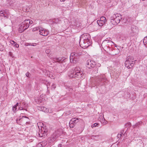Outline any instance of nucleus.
I'll list each match as a JSON object with an SVG mask.
<instances>
[{
    "mask_svg": "<svg viewBox=\"0 0 147 147\" xmlns=\"http://www.w3.org/2000/svg\"><path fill=\"white\" fill-rule=\"evenodd\" d=\"M29 73L28 72H27L26 74V76L28 77H29Z\"/></svg>",
    "mask_w": 147,
    "mask_h": 147,
    "instance_id": "nucleus-41",
    "label": "nucleus"
},
{
    "mask_svg": "<svg viewBox=\"0 0 147 147\" xmlns=\"http://www.w3.org/2000/svg\"><path fill=\"white\" fill-rule=\"evenodd\" d=\"M10 42L11 44L14 45L16 47L18 48L19 47V45L13 40H10Z\"/></svg>",
    "mask_w": 147,
    "mask_h": 147,
    "instance_id": "nucleus-20",
    "label": "nucleus"
},
{
    "mask_svg": "<svg viewBox=\"0 0 147 147\" xmlns=\"http://www.w3.org/2000/svg\"><path fill=\"white\" fill-rule=\"evenodd\" d=\"M83 75L82 72L80 71V69L78 67L75 68L74 71H70L68 73V76L71 78H80Z\"/></svg>",
    "mask_w": 147,
    "mask_h": 147,
    "instance_id": "nucleus-1",
    "label": "nucleus"
},
{
    "mask_svg": "<svg viewBox=\"0 0 147 147\" xmlns=\"http://www.w3.org/2000/svg\"><path fill=\"white\" fill-rule=\"evenodd\" d=\"M102 118H103L104 119V120H105V118H104V117H102Z\"/></svg>",
    "mask_w": 147,
    "mask_h": 147,
    "instance_id": "nucleus-48",
    "label": "nucleus"
},
{
    "mask_svg": "<svg viewBox=\"0 0 147 147\" xmlns=\"http://www.w3.org/2000/svg\"><path fill=\"white\" fill-rule=\"evenodd\" d=\"M122 19L121 15L119 13L113 14L110 18L111 22L113 25H116L119 23Z\"/></svg>",
    "mask_w": 147,
    "mask_h": 147,
    "instance_id": "nucleus-3",
    "label": "nucleus"
},
{
    "mask_svg": "<svg viewBox=\"0 0 147 147\" xmlns=\"http://www.w3.org/2000/svg\"><path fill=\"white\" fill-rule=\"evenodd\" d=\"M113 43H114L111 40H105L102 42V45L105 46V47L108 48L110 50L111 46L113 45Z\"/></svg>",
    "mask_w": 147,
    "mask_h": 147,
    "instance_id": "nucleus-8",
    "label": "nucleus"
},
{
    "mask_svg": "<svg viewBox=\"0 0 147 147\" xmlns=\"http://www.w3.org/2000/svg\"><path fill=\"white\" fill-rule=\"evenodd\" d=\"M99 65H99V66H100V64H99Z\"/></svg>",
    "mask_w": 147,
    "mask_h": 147,
    "instance_id": "nucleus-51",
    "label": "nucleus"
},
{
    "mask_svg": "<svg viewBox=\"0 0 147 147\" xmlns=\"http://www.w3.org/2000/svg\"><path fill=\"white\" fill-rule=\"evenodd\" d=\"M33 22L29 20H26L20 24L19 28V31L20 33L23 32L27 29L30 26V25Z\"/></svg>",
    "mask_w": 147,
    "mask_h": 147,
    "instance_id": "nucleus-2",
    "label": "nucleus"
},
{
    "mask_svg": "<svg viewBox=\"0 0 147 147\" xmlns=\"http://www.w3.org/2000/svg\"><path fill=\"white\" fill-rule=\"evenodd\" d=\"M40 27H40L39 26V27H37L34 28L32 30H33V31H36L37 30H38L39 31L40 30Z\"/></svg>",
    "mask_w": 147,
    "mask_h": 147,
    "instance_id": "nucleus-29",
    "label": "nucleus"
},
{
    "mask_svg": "<svg viewBox=\"0 0 147 147\" xmlns=\"http://www.w3.org/2000/svg\"><path fill=\"white\" fill-rule=\"evenodd\" d=\"M117 54L116 53H114L113 54V55H116Z\"/></svg>",
    "mask_w": 147,
    "mask_h": 147,
    "instance_id": "nucleus-47",
    "label": "nucleus"
},
{
    "mask_svg": "<svg viewBox=\"0 0 147 147\" xmlns=\"http://www.w3.org/2000/svg\"><path fill=\"white\" fill-rule=\"evenodd\" d=\"M136 61V60H134L132 57H129L128 59L125 62V64L126 67L128 69L131 68Z\"/></svg>",
    "mask_w": 147,
    "mask_h": 147,
    "instance_id": "nucleus-4",
    "label": "nucleus"
},
{
    "mask_svg": "<svg viewBox=\"0 0 147 147\" xmlns=\"http://www.w3.org/2000/svg\"><path fill=\"white\" fill-rule=\"evenodd\" d=\"M56 137H54V136L52 137L50 139V142H53L55 141L56 140Z\"/></svg>",
    "mask_w": 147,
    "mask_h": 147,
    "instance_id": "nucleus-28",
    "label": "nucleus"
},
{
    "mask_svg": "<svg viewBox=\"0 0 147 147\" xmlns=\"http://www.w3.org/2000/svg\"><path fill=\"white\" fill-rule=\"evenodd\" d=\"M70 55H71V57H73L75 58V57H76L80 56V53L78 54L77 53H76L75 51V52L72 53Z\"/></svg>",
    "mask_w": 147,
    "mask_h": 147,
    "instance_id": "nucleus-15",
    "label": "nucleus"
},
{
    "mask_svg": "<svg viewBox=\"0 0 147 147\" xmlns=\"http://www.w3.org/2000/svg\"><path fill=\"white\" fill-rule=\"evenodd\" d=\"M69 125L70 127L71 128L74 127L75 125L73 123H70V121L69 122Z\"/></svg>",
    "mask_w": 147,
    "mask_h": 147,
    "instance_id": "nucleus-33",
    "label": "nucleus"
},
{
    "mask_svg": "<svg viewBox=\"0 0 147 147\" xmlns=\"http://www.w3.org/2000/svg\"><path fill=\"white\" fill-rule=\"evenodd\" d=\"M86 67L88 68H94L96 65V63L94 61L88 60L87 61L86 63Z\"/></svg>",
    "mask_w": 147,
    "mask_h": 147,
    "instance_id": "nucleus-10",
    "label": "nucleus"
},
{
    "mask_svg": "<svg viewBox=\"0 0 147 147\" xmlns=\"http://www.w3.org/2000/svg\"><path fill=\"white\" fill-rule=\"evenodd\" d=\"M27 118V119L28 118V117H26V116H25V117L23 116L22 118H20L19 119H16V121L17 122V123H19V122H19V121H22L23 120V118Z\"/></svg>",
    "mask_w": 147,
    "mask_h": 147,
    "instance_id": "nucleus-26",
    "label": "nucleus"
},
{
    "mask_svg": "<svg viewBox=\"0 0 147 147\" xmlns=\"http://www.w3.org/2000/svg\"><path fill=\"white\" fill-rule=\"evenodd\" d=\"M28 104L25 102H21L19 104V107L18 110H25L27 111V109L28 107Z\"/></svg>",
    "mask_w": 147,
    "mask_h": 147,
    "instance_id": "nucleus-7",
    "label": "nucleus"
},
{
    "mask_svg": "<svg viewBox=\"0 0 147 147\" xmlns=\"http://www.w3.org/2000/svg\"><path fill=\"white\" fill-rule=\"evenodd\" d=\"M115 51V50L114 49V50H113L112 51Z\"/></svg>",
    "mask_w": 147,
    "mask_h": 147,
    "instance_id": "nucleus-49",
    "label": "nucleus"
},
{
    "mask_svg": "<svg viewBox=\"0 0 147 147\" xmlns=\"http://www.w3.org/2000/svg\"><path fill=\"white\" fill-rule=\"evenodd\" d=\"M49 50H46V52L47 53H49Z\"/></svg>",
    "mask_w": 147,
    "mask_h": 147,
    "instance_id": "nucleus-43",
    "label": "nucleus"
},
{
    "mask_svg": "<svg viewBox=\"0 0 147 147\" xmlns=\"http://www.w3.org/2000/svg\"><path fill=\"white\" fill-rule=\"evenodd\" d=\"M127 132L126 131L125 132V133L123 134V139L124 140V138L127 136Z\"/></svg>",
    "mask_w": 147,
    "mask_h": 147,
    "instance_id": "nucleus-31",
    "label": "nucleus"
},
{
    "mask_svg": "<svg viewBox=\"0 0 147 147\" xmlns=\"http://www.w3.org/2000/svg\"><path fill=\"white\" fill-rule=\"evenodd\" d=\"M98 125L99 124L98 123H95L94 124H93L92 125H91V127L92 128H93L96 127H97L98 126Z\"/></svg>",
    "mask_w": 147,
    "mask_h": 147,
    "instance_id": "nucleus-27",
    "label": "nucleus"
},
{
    "mask_svg": "<svg viewBox=\"0 0 147 147\" xmlns=\"http://www.w3.org/2000/svg\"><path fill=\"white\" fill-rule=\"evenodd\" d=\"M99 65H99V66H100V64H99Z\"/></svg>",
    "mask_w": 147,
    "mask_h": 147,
    "instance_id": "nucleus-52",
    "label": "nucleus"
},
{
    "mask_svg": "<svg viewBox=\"0 0 147 147\" xmlns=\"http://www.w3.org/2000/svg\"><path fill=\"white\" fill-rule=\"evenodd\" d=\"M56 85L54 84H53L51 86V88H52L55 89L56 88Z\"/></svg>",
    "mask_w": 147,
    "mask_h": 147,
    "instance_id": "nucleus-38",
    "label": "nucleus"
},
{
    "mask_svg": "<svg viewBox=\"0 0 147 147\" xmlns=\"http://www.w3.org/2000/svg\"><path fill=\"white\" fill-rule=\"evenodd\" d=\"M47 130L45 129L44 130V127H42L41 130L38 132V134L40 137L44 136L47 135Z\"/></svg>",
    "mask_w": 147,
    "mask_h": 147,
    "instance_id": "nucleus-13",
    "label": "nucleus"
},
{
    "mask_svg": "<svg viewBox=\"0 0 147 147\" xmlns=\"http://www.w3.org/2000/svg\"><path fill=\"white\" fill-rule=\"evenodd\" d=\"M71 55H70V61L71 63H73L74 61V57H71Z\"/></svg>",
    "mask_w": 147,
    "mask_h": 147,
    "instance_id": "nucleus-35",
    "label": "nucleus"
},
{
    "mask_svg": "<svg viewBox=\"0 0 147 147\" xmlns=\"http://www.w3.org/2000/svg\"><path fill=\"white\" fill-rule=\"evenodd\" d=\"M124 132V130H122L121 131L120 133L118 134L117 135V137L118 138H121V137L123 138V134Z\"/></svg>",
    "mask_w": 147,
    "mask_h": 147,
    "instance_id": "nucleus-19",
    "label": "nucleus"
},
{
    "mask_svg": "<svg viewBox=\"0 0 147 147\" xmlns=\"http://www.w3.org/2000/svg\"><path fill=\"white\" fill-rule=\"evenodd\" d=\"M97 22L98 24L100 26H102L105 23L104 22H103L100 20H98L97 21Z\"/></svg>",
    "mask_w": 147,
    "mask_h": 147,
    "instance_id": "nucleus-23",
    "label": "nucleus"
},
{
    "mask_svg": "<svg viewBox=\"0 0 147 147\" xmlns=\"http://www.w3.org/2000/svg\"><path fill=\"white\" fill-rule=\"evenodd\" d=\"M99 65H99V66H100V64H99Z\"/></svg>",
    "mask_w": 147,
    "mask_h": 147,
    "instance_id": "nucleus-50",
    "label": "nucleus"
},
{
    "mask_svg": "<svg viewBox=\"0 0 147 147\" xmlns=\"http://www.w3.org/2000/svg\"><path fill=\"white\" fill-rule=\"evenodd\" d=\"M9 13L7 10L0 11V16L4 17L6 18H8Z\"/></svg>",
    "mask_w": 147,
    "mask_h": 147,
    "instance_id": "nucleus-11",
    "label": "nucleus"
},
{
    "mask_svg": "<svg viewBox=\"0 0 147 147\" xmlns=\"http://www.w3.org/2000/svg\"><path fill=\"white\" fill-rule=\"evenodd\" d=\"M98 69L97 68V67H96L95 68L94 70H93L94 73V74L97 73H98Z\"/></svg>",
    "mask_w": 147,
    "mask_h": 147,
    "instance_id": "nucleus-32",
    "label": "nucleus"
},
{
    "mask_svg": "<svg viewBox=\"0 0 147 147\" xmlns=\"http://www.w3.org/2000/svg\"><path fill=\"white\" fill-rule=\"evenodd\" d=\"M71 111H68L66 112V113L67 115H68L71 113Z\"/></svg>",
    "mask_w": 147,
    "mask_h": 147,
    "instance_id": "nucleus-39",
    "label": "nucleus"
},
{
    "mask_svg": "<svg viewBox=\"0 0 147 147\" xmlns=\"http://www.w3.org/2000/svg\"><path fill=\"white\" fill-rule=\"evenodd\" d=\"M37 108L38 110L45 112H48L49 111L48 109L44 107H38Z\"/></svg>",
    "mask_w": 147,
    "mask_h": 147,
    "instance_id": "nucleus-14",
    "label": "nucleus"
},
{
    "mask_svg": "<svg viewBox=\"0 0 147 147\" xmlns=\"http://www.w3.org/2000/svg\"><path fill=\"white\" fill-rule=\"evenodd\" d=\"M131 126V123H129L128 122L126 123L125 125V126L126 127H130Z\"/></svg>",
    "mask_w": 147,
    "mask_h": 147,
    "instance_id": "nucleus-30",
    "label": "nucleus"
},
{
    "mask_svg": "<svg viewBox=\"0 0 147 147\" xmlns=\"http://www.w3.org/2000/svg\"><path fill=\"white\" fill-rule=\"evenodd\" d=\"M143 42L144 45L147 47V36L144 38Z\"/></svg>",
    "mask_w": 147,
    "mask_h": 147,
    "instance_id": "nucleus-24",
    "label": "nucleus"
},
{
    "mask_svg": "<svg viewBox=\"0 0 147 147\" xmlns=\"http://www.w3.org/2000/svg\"><path fill=\"white\" fill-rule=\"evenodd\" d=\"M70 121V123L75 125L79 121L78 118H72Z\"/></svg>",
    "mask_w": 147,
    "mask_h": 147,
    "instance_id": "nucleus-16",
    "label": "nucleus"
},
{
    "mask_svg": "<svg viewBox=\"0 0 147 147\" xmlns=\"http://www.w3.org/2000/svg\"><path fill=\"white\" fill-rule=\"evenodd\" d=\"M100 135H97L96 136L92 135L91 136V138L97 140L100 138Z\"/></svg>",
    "mask_w": 147,
    "mask_h": 147,
    "instance_id": "nucleus-21",
    "label": "nucleus"
},
{
    "mask_svg": "<svg viewBox=\"0 0 147 147\" xmlns=\"http://www.w3.org/2000/svg\"><path fill=\"white\" fill-rule=\"evenodd\" d=\"M100 20L105 23L106 22V18L105 17L102 16L100 18Z\"/></svg>",
    "mask_w": 147,
    "mask_h": 147,
    "instance_id": "nucleus-25",
    "label": "nucleus"
},
{
    "mask_svg": "<svg viewBox=\"0 0 147 147\" xmlns=\"http://www.w3.org/2000/svg\"><path fill=\"white\" fill-rule=\"evenodd\" d=\"M9 55L10 56H11V52H9Z\"/></svg>",
    "mask_w": 147,
    "mask_h": 147,
    "instance_id": "nucleus-45",
    "label": "nucleus"
},
{
    "mask_svg": "<svg viewBox=\"0 0 147 147\" xmlns=\"http://www.w3.org/2000/svg\"><path fill=\"white\" fill-rule=\"evenodd\" d=\"M37 44L36 43H30L28 44V45L34 46H36Z\"/></svg>",
    "mask_w": 147,
    "mask_h": 147,
    "instance_id": "nucleus-34",
    "label": "nucleus"
},
{
    "mask_svg": "<svg viewBox=\"0 0 147 147\" xmlns=\"http://www.w3.org/2000/svg\"><path fill=\"white\" fill-rule=\"evenodd\" d=\"M39 32L40 34L43 36H47L49 33L48 30L41 27L40 29Z\"/></svg>",
    "mask_w": 147,
    "mask_h": 147,
    "instance_id": "nucleus-12",
    "label": "nucleus"
},
{
    "mask_svg": "<svg viewBox=\"0 0 147 147\" xmlns=\"http://www.w3.org/2000/svg\"><path fill=\"white\" fill-rule=\"evenodd\" d=\"M58 147H62V144H59L58 145Z\"/></svg>",
    "mask_w": 147,
    "mask_h": 147,
    "instance_id": "nucleus-42",
    "label": "nucleus"
},
{
    "mask_svg": "<svg viewBox=\"0 0 147 147\" xmlns=\"http://www.w3.org/2000/svg\"><path fill=\"white\" fill-rule=\"evenodd\" d=\"M17 106L19 107V104L18 103H17L13 107L12 110L13 112H15L16 111Z\"/></svg>",
    "mask_w": 147,
    "mask_h": 147,
    "instance_id": "nucleus-22",
    "label": "nucleus"
},
{
    "mask_svg": "<svg viewBox=\"0 0 147 147\" xmlns=\"http://www.w3.org/2000/svg\"><path fill=\"white\" fill-rule=\"evenodd\" d=\"M76 53H77L78 54L79 53L80 54V55H81L82 54V51L81 50L79 51V50H78L76 51Z\"/></svg>",
    "mask_w": 147,
    "mask_h": 147,
    "instance_id": "nucleus-36",
    "label": "nucleus"
},
{
    "mask_svg": "<svg viewBox=\"0 0 147 147\" xmlns=\"http://www.w3.org/2000/svg\"><path fill=\"white\" fill-rule=\"evenodd\" d=\"M61 1H64L65 0H60Z\"/></svg>",
    "mask_w": 147,
    "mask_h": 147,
    "instance_id": "nucleus-46",
    "label": "nucleus"
},
{
    "mask_svg": "<svg viewBox=\"0 0 147 147\" xmlns=\"http://www.w3.org/2000/svg\"><path fill=\"white\" fill-rule=\"evenodd\" d=\"M142 122L141 121H139V122L136 123L135 125H133L132 127L134 128H135L136 127L139 128L142 125Z\"/></svg>",
    "mask_w": 147,
    "mask_h": 147,
    "instance_id": "nucleus-17",
    "label": "nucleus"
},
{
    "mask_svg": "<svg viewBox=\"0 0 147 147\" xmlns=\"http://www.w3.org/2000/svg\"><path fill=\"white\" fill-rule=\"evenodd\" d=\"M48 84H49V85L50 84H49V82H48V83H47V88H48Z\"/></svg>",
    "mask_w": 147,
    "mask_h": 147,
    "instance_id": "nucleus-44",
    "label": "nucleus"
},
{
    "mask_svg": "<svg viewBox=\"0 0 147 147\" xmlns=\"http://www.w3.org/2000/svg\"><path fill=\"white\" fill-rule=\"evenodd\" d=\"M47 144V143L46 142H42V143L41 144V145L42 146H45Z\"/></svg>",
    "mask_w": 147,
    "mask_h": 147,
    "instance_id": "nucleus-37",
    "label": "nucleus"
},
{
    "mask_svg": "<svg viewBox=\"0 0 147 147\" xmlns=\"http://www.w3.org/2000/svg\"><path fill=\"white\" fill-rule=\"evenodd\" d=\"M63 60L61 58H54L53 59V61L54 62H58L61 63L62 62Z\"/></svg>",
    "mask_w": 147,
    "mask_h": 147,
    "instance_id": "nucleus-18",
    "label": "nucleus"
},
{
    "mask_svg": "<svg viewBox=\"0 0 147 147\" xmlns=\"http://www.w3.org/2000/svg\"><path fill=\"white\" fill-rule=\"evenodd\" d=\"M55 22L56 23H59L60 21H58V20L57 19V20H56L54 21L53 22Z\"/></svg>",
    "mask_w": 147,
    "mask_h": 147,
    "instance_id": "nucleus-40",
    "label": "nucleus"
},
{
    "mask_svg": "<svg viewBox=\"0 0 147 147\" xmlns=\"http://www.w3.org/2000/svg\"><path fill=\"white\" fill-rule=\"evenodd\" d=\"M138 28L136 26L132 25L131 26L129 34L131 36H137L138 33Z\"/></svg>",
    "mask_w": 147,
    "mask_h": 147,
    "instance_id": "nucleus-6",
    "label": "nucleus"
},
{
    "mask_svg": "<svg viewBox=\"0 0 147 147\" xmlns=\"http://www.w3.org/2000/svg\"><path fill=\"white\" fill-rule=\"evenodd\" d=\"M107 80L104 75L99 76L96 78V84L97 85H105L107 83Z\"/></svg>",
    "mask_w": 147,
    "mask_h": 147,
    "instance_id": "nucleus-5",
    "label": "nucleus"
},
{
    "mask_svg": "<svg viewBox=\"0 0 147 147\" xmlns=\"http://www.w3.org/2000/svg\"><path fill=\"white\" fill-rule=\"evenodd\" d=\"M89 40L88 39H83L82 41L81 40L80 42V46L84 48L87 47L89 45Z\"/></svg>",
    "mask_w": 147,
    "mask_h": 147,
    "instance_id": "nucleus-9",
    "label": "nucleus"
}]
</instances>
